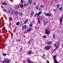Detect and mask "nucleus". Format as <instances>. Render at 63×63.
Listing matches in <instances>:
<instances>
[{
  "mask_svg": "<svg viewBox=\"0 0 63 63\" xmlns=\"http://www.w3.org/2000/svg\"><path fill=\"white\" fill-rule=\"evenodd\" d=\"M24 6H26H26H27L26 4H25V5Z\"/></svg>",
  "mask_w": 63,
  "mask_h": 63,
  "instance_id": "37998d69",
  "label": "nucleus"
},
{
  "mask_svg": "<svg viewBox=\"0 0 63 63\" xmlns=\"http://www.w3.org/2000/svg\"><path fill=\"white\" fill-rule=\"evenodd\" d=\"M54 62L55 63H56V62H57V60H54Z\"/></svg>",
  "mask_w": 63,
  "mask_h": 63,
  "instance_id": "c85d7f7f",
  "label": "nucleus"
},
{
  "mask_svg": "<svg viewBox=\"0 0 63 63\" xmlns=\"http://www.w3.org/2000/svg\"><path fill=\"white\" fill-rule=\"evenodd\" d=\"M62 47H63V44Z\"/></svg>",
  "mask_w": 63,
  "mask_h": 63,
  "instance_id": "864d4df0",
  "label": "nucleus"
},
{
  "mask_svg": "<svg viewBox=\"0 0 63 63\" xmlns=\"http://www.w3.org/2000/svg\"><path fill=\"white\" fill-rule=\"evenodd\" d=\"M32 26V24H31L30 25V27H31Z\"/></svg>",
  "mask_w": 63,
  "mask_h": 63,
  "instance_id": "58836bf2",
  "label": "nucleus"
},
{
  "mask_svg": "<svg viewBox=\"0 0 63 63\" xmlns=\"http://www.w3.org/2000/svg\"><path fill=\"white\" fill-rule=\"evenodd\" d=\"M38 23H40V19H38Z\"/></svg>",
  "mask_w": 63,
  "mask_h": 63,
  "instance_id": "4be33fe9",
  "label": "nucleus"
},
{
  "mask_svg": "<svg viewBox=\"0 0 63 63\" xmlns=\"http://www.w3.org/2000/svg\"><path fill=\"white\" fill-rule=\"evenodd\" d=\"M62 19H63V18H61L60 19V23H61L62 22Z\"/></svg>",
  "mask_w": 63,
  "mask_h": 63,
  "instance_id": "2eb2a0df",
  "label": "nucleus"
},
{
  "mask_svg": "<svg viewBox=\"0 0 63 63\" xmlns=\"http://www.w3.org/2000/svg\"><path fill=\"white\" fill-rule=\"evenodd\" d=\"M54 1H57V0H53Z\"/></svg>",
  "mask_w": 63,
  "mask_h": 63,
  "instance_id": "49530a36",
  "label": "nucleus"
},
{
  "mask_svg": "<svg viewBox=\"0 0 63 63\" xmlns=\"http://www.w3.org/2000/svg\"><path fill=\"white\" fill-rule=\"evenodd\" d=\"M18 15L19 16H22V13L19 12Z\"/></svg>",
  "mask_w": 63,
  "mask_h": 63,
  "instance_id": "f3484780",
  "label": "nucleus"
},
{
  "mask_svg": "<svg viewBox=\"0 0 63 63\" xmlns=\"http://www.w3.org/2000/svg\"><path fill=\"white\" fill-rule=\"evenodd\" d=\"M27 54H28V55H31V52L30 51H29V52H27Z\"/></svg>",
  "mask_w": 63,
  "mask_h": 63,
  "instance_id": "1a4fd4ad",
  "label": "nucleus"
},
{
  "mask_svg": "<svg viewBox=\"0 0 63 63\" xmlns=\"http://www.w3.org/2000/svg\"><path fill=\"white\" fill-rule=\"evenodd\" d=\"M19 24V22H18L17 23H16V25H18Z\"/></svg>",
  "mask_w": 63,
  "mask_h": 63,
  "instance_id": "5701e85b",
  "label": "nucleus"
},
{
  "mask_svg": "<svg viewBox=\"0 0 63 63\" xmlns=\"http://www.w3.org/2000/svg\"><path fill=\"white\" fill-rule=\"evenodd\" d=\"M31 29H32L31 28H30L29 29H28V30H27V31L28 32H30V31H31Z\"/></svg>",
  "mask_w": 63,
  "mask_h": 63,
  "instance_id": "4468645a",
  "label": "nucleus"
},
{
  "mask_svg": "<svg viewBox=\"0 0 63 63\" xmlns=\"http://www.w3.org/2000/svg\"><path fill=\"white\" fill-rule=\"evenodd\" d=\"M4 11H5V12H6V10L5 9H4Z\"/></svg>",
  "mask_w": 63,
  "mask_h": 63,
  "instance_id": "c03bdc74",
  "label": "nucleus"
},
{
  "mask_svg": "<svg viewBox=\"0 0 63 63\" xmlns=\"http://www.w3.org/2000/svg\"><path fill=\"white\" fill-rule=\"evenodd\" d=\"M2 4L3 5H4V6H5V5H7V3H6V2H3Z\"/></svg>",
  "mask_w": 63,
  "mask_h": 63,
  "instance_id": "9d476101",
  "label": "nucleus"
},
{
  "mask_svg": "<svg viewBox=\"0 0 63 63\" xmlns=\"http://www.w3.org/2000/svg\"><path fill=\"white\" fill-rule=\"evenodd\" d=\"M45 49L46 50H48V49H50V47L48 46H47L46 47Z\"/></svg>",
  "mask_w": 63,
  "mask_h": 63,
  "instance_id": "0eeeda50",
  "label": "nucleus"
},
{
  "mask_svg": "<svg viewBox=\"0 0 63 63\" xmlns=\"http://www.w3.org/2000/svg\"><path fill=\"white\" fill-rule=\"evenodd\" d=\"M47 63H49V61L48 60L47 61Z\"/></svg>",
  "mask_w": 63,
  "mask_h": 63,
  "instance_id": "f704fd0d",
  "label": "nucleus"
},
{
  "mask_svg": "<svg viewBox=\"0 0 63 63\" xmlns=\"http://www.w3.org/2000/svg\"><path fill=\"white\" fill-rule=\"evenodd\" d=\"M41 7H42V8H44V6H43V5H41Z\"/></svg>",
  "mask_w": 63,
  "mask_h": 63,
  "instance_id": "473e14b6",
  "label": "nucleus"
},
{
  "mask_svg": "<svg viewBox=\"0 0 63 63\" xmlns=\"http://www.w3.org/2000/svg\"><path fill=\"white\" fill-rule=\"evenodd\" d=\"M3 55L4 56H6V54L5 53H4L3 54Z\"/></svg>",
  "mask_w": 63,
  "mask_h": 63,
  "instance_id": "c756f323",
  "label": "nucleus"
},
{
  "mask_svg": "<svg viewBox=\"0 0 63 63\" xmlns=\"http://www.w3.org/2000/svg\"><path fill=\"white\" fill-rule=\"evenodd\" d=\"M17 18H18V16H17Z\"/></svg>",
  "mask_w": 63,
  "mask_h": 63,
  "instance_id": "6e6d98bb",
  "label": "nucleus"
},
{
  "mask_svg": "<svg viewBox=\"0 0 63 63\" xmlns=\"http://www.w3.org/2000/svg\"><path fill=\"white\" fill-rule=\"evenodd\" d=\"M41 14V11H40L38 13V14H37L38 16H39V15H40Z\"/></svg>",
  "mask_w": 63,
  "mask_h": 63,
  "instance_id": "6ab92c4d",
  "label": "nucleus"
},
{
  "mask_svg": "<svg viewBox=\"0 0 63 63\" xmlns=\"http://www.w3.org/2000/svg\"><path fill=\"white\" fill-rule=\"evenodd\" d=\"M3 63H10V60L9 59H6L3 62Z\"/></svg>",
  "mask_w": 63,
  "mask_h": 63,
  "instance_id": "f257e3e1",
  "label": "nucleus"
},
{
  "mask_svg": "<svg viewBox=\"0 0 63 63\" xmlns=\"http://www.w3.org/2000/svg\"><path fill=\"white\" fill-rule=\"evenodd\" d=\"M58 46H59V45H57V46L56 47V49H57V48H58Z\"/></svg>",
  "mask_w": 63,
  "mask_h": 63,
  "instance_id": "cd10ccee",
  "label": "nucleus"
},
{
  "mask_svg": "<svg viewBox=\"0 0 63 63\" xmlns=\"http://www.w3.org/2000/svg\"><path fill=\"white\" fill-rule=\"evenodd\" d=\"M27 21H28V19H27L25 22H24V24H26V23L27 22Z\"/></svg>",
  "mask_w": 63,
  "mask_h": 63,
  "instance_id": "a211bd4d",
  "label": "nucleus"
},
{
  "mask_svg": "<svg viewBox=\"0 0 63 63\" xmlns=\"http://www.w3.org/2000/svg\"><path fill=\"white\" fill-rule=\"evenodd\" d=\"M17 7L18 8H19V6H18V5H17Z\"/></svg>",
  "mask_w": 63,
  "mask_h": 63,
  "instance_id": "4c0bfd02",
  "label": "nucleus"
},
{
  "mask_svg": "<svg viewBox=\"0 0 63 63\" xmlns=\"http://www.w3.org/2000/svg\"><path fill=\"white\" fill-rule=\"evenodd\" d=\"M57 46V45H56V44H55V47H56Z\"/></svg>",
  "mask_w": 63,
  "mask_h": 63,
  "instance_id": "72a5a7b5",
  "label": "nucleus"
},
{
  "mask_svg": "<svg viewBox=\"0 0 63 63\" xmlns=\"http://www.w3.org/2000/svg\"><path fill=\"white\" fill-rule=\"evenodd\" d=\"M53 58L54 60L56 59V55L54 56Z\"/></svg>",
  "mask_w": 63,
  "mask_h": 63,
  "instance_id": "dca6fc26",
  "label": "nucleus"
},
{
  "mask_svg": "<svg viewBox=\"0 0 63 63\" xmlns=\"http://www.w3.org/2000/svg\"><path fill=\"white\" fill-rule=\"evenodd\" d=\"M59 10L61 11L62 10V7H61L59 9Z\"/></svg>",
  "mask_w": 63,
  "mask_h": 63,
  "instance_id": "bb28decb",
  "label": "nucleus"
},
{
  "mask_svg": "<svg viewBox=\"0 0 63 63\" xmlns=\"http://www.w3.org/2000/svg\"><path fill=\"white\" fill-rule=\"evenodd\" d=\"M27 28V26L26 25H24L22 27L23 29H26Z\"/></svg>",
  "mask_w": 63,
  "mask_h": 63,
  "instance_id": "20e7f679",
  "label": "nucleus"
},
{
  "mask_svg": "<svg viewBox=\"0 0 63 63\" xmlns=\"http://www.w3.org/2000/svg\"><path fill=\"white\" fill-rule=\"evenodd\" d=\"M23 62L24 63H25V61H24Z\"/></svg>",
  "mask_w": 63,
  "mask_h": 63,
  "instance_id": "8fccbe9b",
  "label": "nucleus"
},
{
  "mask_svg": "<svg viewBox=\"0 0 63 63\" xmlns=\"http://www.w3.org/2000/svg\"><path fill=\"white\" fill-rule=\"evenodd\" d=\"M56 63H58V62H57Z\"/></svg>",
  "mask_w": 63,
  "mask_h": 63,
  "instance_id": "09e8293b",
  "label": "nucleus"
},
{
  "mask_svg": "<svg viewBox=\"0 0 63 63\" xmlns=\"http://www.w3.org/2000/svg\"><path fill=\"white\" fill-rule=\"evenodd\" d=\"M43 38H45V39L46 38V35H45L44 36H43Z\"/></svg>",
  "mask_w": 63,
  "mask_h": 63,
  "instance_id": "7c9ffc66",
  "label": "nucleus"
},
{
  "mask_svg": "<svg viewBox=\"0 0 63 63\" xmlns=\"http://www.w3.org/2000/svg\"><path fill=\"white\" fill-rule=\"evenodd\" d=\"M43 0V1H46V0Z\"/></svg>",
  "mask_w": 63,
  "mask_h": 63,
  "instance_id": "603ef678",
  "label": "nucleus"
},
{
  "mask_svg": "<svg viewBox=\"0 0 63 63\" xmlns=\"http://www.w3.org/2000/svg\"><path fill=\"white\" fill-rule=\"evenodd\" d=\"M28 44H30V41H29L28 42Z\"/></svg>",
  "mask_w": 63,
  "mask_h": 63,
  "instance_id": "a18cd8bd",
  "label": "nucleus"
},
{
  "mask_svg": "<svg viewBox=\"0 0 63 63\" xmlns=\"http://www.w3.org/2000/svg\"><path fill=\"white\" fill-rule=\"evenodd\" d=\"M36 9H37V10H38V9H39V7H38V6H36Z\"/></svg>",
  "mask_w": 63,
  "mask_h": 63,
  "instance_id": "a878e982",
  "label": "nucleus"
},
{
  "mask_svg": "<svg viewBox=\"0 0 63 63\" xmlns=\"http://www.w3.org/2000/svg\"><path fill=\"white\" fill-rule=\"evenodd\" d=\"M37 16V15H36V14L34 15V16Z\"/></svg>",
  "mask_w": 63,
  "mask_h": 63,
  "instance_id": "79ce46f5",
  "label": "nucleus"
},
{
  "mask_svg": "<svg viewBox=\"0 0 63 63\" xmlns=\"http://www.w3.org/2000/svg\"><path fill=\"white\" fill-rule=\"evenodd\" d=\"M31 1H32V0H29L28 2V3L29 4L31 3Z\"/></svg>",
  "mask_w": 63,
  "mask_h": 63,
  "instance_id": "f8f14e48",
  "label": "nucleus"
},
{
  "mask_svg": "<svg viewBox=\"0 0 63 63\" xmlns=\"http://www.w3.org/2000/svg\"><path fill=\"white\" fill-rule=\"evenodd\" d=\"M21 49H22V48H20V50H21Z\"/></svg>",
  "mask_w": 63,
  "mask_h": 63,
  "instance_id": "de8ad7c7",
  "label": "nucleus"
},
{
  "mask_svg": "<svg viewBox=\"0 0 63 63\" xmlns=\"http://www.w3.org/2000/svg\"><path fill=\"white\" fill-rule=\"evenodd\" d=\"M15 14L16 15V16H17V15H18V12H17V11L15 12Z\"/></svg>",
  "mask_w": 63,
  "mask_h": 63,
  "instance_id": "9b49d317",
  "label": "nucleus"
},
{
  "mask_svg": "<svg viewBox=\"0 0 63 63\" xmlns=\"http://www.w3.org/2000/svg\"><path fill=\"white\" fill-rule=\"evenodd\" d=\"M63 30H62V32H63Z\"/></svg>",
  "mask_w": 63,
  "mask_h": 63,
  "instance_id": "3c124183",
  "label": "nucleus"
},
{
  "mask_svg": "<svg viewBox=\"0 0 63 63\" xmlns=\"http://www.w3.org/2000/svg\"><path fill=\"white\" fill-rule=\"evenodd\" d=\"M56 6H57V8H59V6H60L59 5V4H58L56 5Z\"/></svg>",
  "mask_w": 63,
  "mask_h": 63,
  "instance_id": "aec40b11",
  "label": "nucleus"
},
{
  "mask_svg": "<svg viewBox=\"0 0 63 63\" xmlns=\"http://www.w3.org/2000/svg\"><path fill=\"white\" fill-rule=\"evenodd\" d=\"M38 28H39L38 27H36L35 28V29H38Z\"/></svg>",
  "mask_w": 63,
  "mask_h": 63,
  "instance_id": "e433bc0d",
  "label": "nucleus"
},
{
  "mask_svg": "<svg viewBox=\"0 0 63 63\" xmlns=\"http://www.w3.org/2000/svg\"><path fill=\"white\" fill-rule=\"evenodd\" d=\"M23 5H22V4L21 5H20V7L21 8H22V7H23Z\"/></svg>",
  "mask_w": 63,
  "mask_h": 63,
  "instance_id": "393cba45",
  "label": "nucleus"
},
{
  "mask_svg": "<svg viewBox=\"0 0 63 63\" xmlns=\"http://www.w3.org/2000/svg\"><path fill=\"white\" fill-rule=\"evenodd\" d=\"M29 8H30L29 7V8H28V9H29Z\"/></svg>",
  "mask_w": 63,
  "mask_h": 63,
  "instance_id": "5fc2aeb1",
  "label": "nucleus"
},
{
  "mask_svg": "<svg viewBox=\"0 0 63 63\" xmlns=\"http://www.w3.org/2000/svg\"><path fill=\"white\" fill-rule=\"evenodd\" d=\"M55 34H54L53 35V38H54V39H55Z\"/></svg>",
  "mask_w": 63,
  "mask_h": 63,
  "instance_id": "412c9836",
  "label": "nucleus"
},
{
  "mask_svg": "<svg viewBox=\"0 0 63 63\" xmlns=\"http://www.w3.org/2000/svg\"><path fill=\"white\" fill-rule=\"evenodd\" d=\"M44 22L45 23L44 24V25H46L47 24V20H45Z\"/></svg>",
  "mask_w": 63,
  "mask_h": 63,
  "instance_id": "423d86ee",
  "label": "nucleus"
},
{
  "mask_svg": "<svg viewBox=\"0 0 63 63\" xmlns=\"http://www.w3.org/2000/svg\"><path fill=\"white\" fill-rule=\"evenodd\" d=\"M34 14V11H32L31 13V16H33Z\"/></svg>",
  "mask_w": 63,
  "mask_h": 63,
  "instance_id": "6e6552de",
  "label": "nucleus"
},
{
  "mask_svg": "<svg viewBox=\"0 0 63 63\" xmlns=\"http://www.w3.org/2000/svg\"><path fill=\"white\" fill-rule=\"evenodd\" d=\"M44 56H45V55H43V58H44Z\"/></svg>",
  "mask_w": 63,
  "mask_h": 63,
  "instance_id": "a19ab883",
  "label": "nucleus"
},
{
  "mask_svg": "<svg viewBox=\"0 0 63 63\" xmlns=\"http://www.w3.org/2000/svg\"><path fill=\"white\" fill-rule=\"evenodd\" d=\"M45 15L46 16H51V15L50 14H45Z\"/></svg>",
  "mask_w": 63,
  "mask_h": 63,
  "instance_id": "39448f33",
  "label": "nucleus"
},
{
  "mask_svg": "<svg viewBox=\"0 0 63 63\" xmlns=\"http://www.w3.org/2000/svg\"><path fill=\"white\" fill-rule=\"evenodd\" d=\"M47 45H49L50 44H51V42H47Z\"/></svg>",
  "mask_w": 63,
  "mask_h": 63,
  "instance_id": "ddd939ff",
  "label": "nucleus"
},
{
  "mask_svg": "<svg viewBox=\"0 0 63 63\" xmlns=\"http://www.w3.org/2000/svg\"><path fill=\"white\" fill-rule=\"evenodd\" d=\"M12 15H13L14 14V11L13 10H12L10 11Z\"/></svg>",
  "mask_w": 63,
  "mask_h": 63,
  "instance_id": "f03ea898",
  "label": "nucleus"
},
{
  "mask_svg": "<svg viewBox=\"0 0 63 63\" xmlns=\"http://www.w3.org/2000/svg\"><path fill=\"white\" fill-rule=\"evenodd\" d=\"M46 34H48L50 33V31H48V30H46Z\"/></svg>",
  "mask_w": 63,
  "mask_h": 63,
  "instance_id": "7ed1b4c3",
  "label": "nucleus"
},
{
  "mask_svg": "<svg viewBox=\"0 0 63 63\" xmlns=\"http://www.w3.org/2000/svg\"><path fill=\"white\" fill-rule=\"evenodd\" d=\"M9 20L10 21H11V20H12V19L11 17H10L9 18Z\"/></svg>",
  "mask_w": 63,
  "mask_h": 63,
  "instance_id": "b1692460",
  "label": "nucleus"
},
{
  "mask_svg": "<svg viewBox=\"0 0 63 63\" xmlns=\"http://www.w3.org/2000/svg\"><path fill=\"white\" fill-rule=\"evenodd\" d=\"M33 4L34 5H36V3L35 2H34Z\"/></svg>",
  "mask_w": 63,
  "mask_h": 63,
  "instance_id": "ea45409f",
  "label": "nucleus"
},
{
  "mask_svg": "<svg viewBox=\"0 0 63 63\" xmlns=\"http://www.w3.org/2000/svg\"><path fill=\"white\" fill-rule=\"evenodd\" d=\"M21 2L22 3H23V0H21Z\"/></svg>",
  "mask_w": 63,
  "mask_h": 63,
  "instance_id": "c9c22d12",
  "label": "nucleus"
},
{
  "mask_svg": "<svg viewBox=\"0 0 63 63\" xmlns=\"http://www.w3.org/2000/svg\"><path fill=\"white\" fill-rule=\"evenodd\" d=\"M20 39H18L16 40V41H20Z\"/></svg>",
  "mask_w": 63,
  "mask_h": 63,
  "instance_id": "2f4dec72",
  "label": "nucleus"
}]
</instances>
